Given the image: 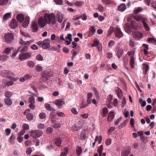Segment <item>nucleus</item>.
<instances>
[{"label":"nucleus","instance_id":"a878e982","mask_svg":"<svg viewBox=\"0 0 156 156\" xmlns=\"http://www.w3.org/2000/svg\"><path fill=\"white\" fill-rule=\"evenodd\" d=\"M9 58V56L6 55H2L0 56V61L2 62L6 61Z\"/></svg>","mask_w":156,"mask_h":156},{"label":"nucleus","instance_id":"e433bc0d","mask_svg":"<svg viewBox=\"0 0 156 156\" xmlns=\"http://www.w3.org/2000/svg\"><path fill=\"white\" fill-rule=\"evenodd\" d=\"M86 132V131L85 130H82L80 135V138L81 140H83L85 138Z\"/></svg>","mask_w":156,"mask_h":156},{"label":"nucleus","instance_id":"5701e85b","mask_svg":"<svg viewBox=\"0 0 156 156\" xmlns=\"http://www.w3.org/2000/svg\"><path fill=\"white\" fill-rule=\"evenodd\" d=\"M45 107L47 110L49 111H51L53 112H55V109L48 104H45Z\"/></svg>","mask_w":156,"mask_h":156},{"label":"nucleus","instance_id":"bf43d9fd","mask_svg":"<svg viewBox=\"0 0 156 156\" xmlns=\"http://www.w3.org/2000/svg\"><path fill=\"white\" fill-rule=\"evenodd\" d=\"M23 127L24 129L26 130H28L29 129V125L27 124H24L23 125Z\"/></svg>","mask_w":156,"mask_h":156},{"label":"nucleus","instance_id":"58836bf2","mask_svg":"<svg viewBox=\"0 0 156 156\" xmlns=\"http://www.w3.org/2000/svg\"><path fill=\"white\" fill-rule=\"evenodd\" d=\"M142 10L143 9L139 7L137 8L134 9L133 11V12L135 14H137L142 11Z\"/></svg>","mask_w":156,"mask_h":156},{"label":"nucleus","instance_id":"13d9d810","mask_svg":"<svg viewBox=\"0 0 156 156\" xmlns=\"http://www.w3.org/2000/svg\"><path fill=\"white\" fill-rule=\"evenodd\" d=\"M54 2L58 5H61L63 3L62 0H54Z\"/></svg>","mask_w":156,"mask_h":156},{"label":"nucleus","instance_id":"b1692460","mask_svg":"<svg viewBox=\"0 0 156 156\" xmlns=\"http://www.w3.org/2000/svg\"><path fill=\"white\" fill-rule=\"evenodd\" d=\"M93 96V94L91 93H89L87 94V102L88 104H90L91 103V102L92 98Z\"/></svg>","mask_w":156,"mask_h":156},{"label":"nucleus","instance_id":"cd10ccee","mask_svg":"<svg viewBox=\"0 0 156 156\" xmlns=\"http://www.w3.org/2000/svg\"><path fill=\"white\" fill-rule=\"evenodd\" d=\"M96 31V30L95 27L93 26L91 27L90 28V30L89 32V35L90 36H92L94 35Z\"/></svg>","mask_w":156,"mask_h":156},{"label":"nucleus","instance_id":"338daca9","mask_svg":"<svg viewBox=\"0 0 156 156\" xmlns=\"http://www.w3.org/2000/svg\"><path fill=\"white\" fill-rule=\"evenodd\" d=\"M36 69L37 71L40 72L42 70V68L41 66L38 65L36 66Z\"/></svg>","mask_w":156,"mask_h":156},{"label":"nucleus","instance_id":"f03ea898","mask_svg":"<svg viewBox=\"0 0 156 156\" xmlns=\"http://www.w3.org/2000/svg\"><path fill=\"white\" fill-rule=\"evenodd\" d=\"M83 122L82 121H79L75 124L73 125L72 129L74 131H77L81 129L83 126Z\"/></svg>","mask_w":156,"mask_h":156},{"label":"nucleus","instance_id":"3c124183","mask_svg":"<svg viewBox=\"0 0 156 156\" xmlns=\"http://www.w3.org/2000/svg\"><path fill=\"white\" fill-rule=\"evenodd\" d=\"M39 117L41 119H43L46 117V114L44 112H41L40 113Z\"/></svg>","mask_w":156,"mask_h":156},{"label":"nucleus","instance_id":"0e129e2a","mask_svg":"<svg viewBox=\"0 0 156 156\" xmlns=\"http://www.w3.org/2000/svg\"><path fill=\"white\" fill-rule=\"evenodd\" d=\"M56 113L57 115L59 116L62 117H64L65 116V114L62 112L57 111L56 112Z\"/></svg>","mask_w":156,"mask_h":156},{"label":"nucleus","instance_id":"ea45409f","mask_svg":"<svg viewBox=\"0 0 156 156\" xmlns=\"http://www.w3.org/2000/svg\"><path fill=\"white\" fill-rule=\"evenodd\" d=\"M115 28H114L112 27H110L108 31V36L110 35L113 31L115 32Z\"/></svg>","mask_w":156,"mask_h":156},{"label":"nucleus","instance_id":"7c9ffc66","mask_svg":"<svg viewBox=\"0 0 156 156\" xmlns=\"http://www.w3.org/2000/svg\"><path fill=\"white\" fill-rule=\"evenodd\" d=\"M15 137L13 134H12L11 136L9 138V141L11 144H13L15 140Z\"/></svg>","mask_w":156,"mask_h":156},{"label":"nucleus","instance_id":"e2e57ef3","mask_svg":"<svg viewBox=\"0 0 156 156\" xmlns=\"http://www.w3.org/2000/svg\"><path fill=\"white\" fill-rule=\"evenodd\" d=\"M71 112L74 114L77 115L78 113L76 109L75 108H73L71 109Z\"/></svg>","mask_w":156,"mask_h":156},{"label":"nucleus","instance_id":"c9c22d12","mask_svg":"<svg viewBox=\"0 0 156 156\" xmlns=\"http://www.w3.org/2000/svg\"><path fill=\"white\" fill-rule=\"evenodd\" d=\"M135 52L134 51H128L127 52V54L131 58L130 59H132V58L135 59V58L134 57V55Z\"/></svg>","mask_w":156,"mask_h":156},{"label":"nucleus","instance_id":"0eeeda50","mask_svg":"<svg viewBox=\"0 0 156 156\" xmlns=\"http://www.w3.org/2000/svg\"><path fill=\"white\" fill-rule=\"evenodd\" d=\"M115 34L116 37L120 38L122 37L123 34L121 31L120 28L118 26H116L115 27Z\"/></svg>","mask_w":156,"mask_h":156},{"label":"nucleus","instance_id":"2f4dec72","mask_svg":"<svg viewBox=\"0 0 156 156\" xmlns=\"http://www.w3.org/2000/svg\"><path fill=\"white\" fill-rule=\"evenodd\" d=\"M147 20H145V21H143L142 22L143 23V26L144 27V28L147 31H149L150 30V28L149 26L147 25L146 22Z\"/></svg>","mask_w":156,"mask_h":156},{"label":"nucleus","instance_id":"423d86ee","mask_svg":"<svg viewBox=\"0 0 156 156\" xmlns=\"http://www.w3.org/2000/svg\"><path fill=\"white\" fill-rule=\"evenodd\" d=\"M31 52H27L25 53H21L19 55V58L21 61H23L30 57L31 55Z\"/></svg>","mask_w":156,"mask_h":156},{"label":"nucleus","instance_id":"f704fd0d","mask_svg":"<svg viewBox=\"0 0 156 156\" xmlns=\"http://www.w3.org/2000/svg\"><path fill=\"white\" fill-rule=\"evenodd\" d=\"M107 102L109 103H113L112 96V95H109L108 96L107 99Z\"/></svg>","mask_w":156,"mask_h":156},{"label":"nucleus","instance_id":"f257e3e1","mask_svg":"<svg viewBox=\"0 0 156 156\" xmlns=\"http://www.w3.org/2000/svg\"><path fill=\"white\" fill-rule=\"evenodd\" d=\"M55 16L53 13L48 14L45 13L44 14V18L46 20L47 24H54L55 23L56 21L55 19Z\"/></svg>","mask_w":156,"mask_h":156},{"label":"nucleus","instance_id":"a18cd8bd","mask_svg":"<svg viewBox=\"0 0 156 156\" xmlns=\"http://www.w3.org/2000/svg\"><path fill=\"white\" fill-rule=\"evenodd\" d=\"M9 0H0V5H6L8 2Z\"/></svg>","mask_w":156,"mask_h":156},{"label":"nucleus","instance_id":"680f3d73","mask_svg":"<svg viewBox=\"0 0 156 156\" xmlns=\"http://www.w3.org/2000/svg\"><path fill=\"white\" fill-rule=\"evenodd\" d=\"M80 117L83 119H86L89 116V115L88 113H85L80 115Z\"/></svg>","mask_w":156,"mask_h":156},{"label":"nucleus","instance_id":"de8ad7c7","mask_svg":"<svg viewBox=\"0 0 156 156\" xmlns=\"http://www.w3.org/2000/svg\"><path fill=\"white\" fill-rule=\"evenodd\" d=\"M20 48H18V50H14L13 51V53L12 54V58H14L15 56L18 53V51L20 49Z\"/></svg>","mask_w":156,"mask_h":156},{"label":"nucleus","instance_id":"4be33fe9","mask_svg":"<svg viewBox=\"0 0 156 156\" xmlns=\"http://www.w3.org/2000/svg\"><path fill=\"white\" fill-rule=\"evenodd\" d=\"M12 15L11 12H8L5 14L3 17V20L6 21L9 18H10Z\"/></svg>","mask_w":156,"mask_h":156},{"label":"nucleus","instance_id":"052dcab7","mask_svg":"<svg viewBox=\"0 0 156 156\" xmlns=\"http://www.w3.org/2000/svg\"><path fill=\"white\" fill-rule=\"evenodd\" d=\"M19 42L21 45H25L26 44V42L24 41L21 38L19 39Z\"/></svg>","mask_w":156,"mask_h":156},{"label":"nucleus","instance_id":"69168bd1","mask_svg":"<svg viewBox=\"0 0 156 156\" xmlns=\"http://www.w3.org/2000/svg\"><path fill=\"white\" fill-rule=\"evenodd\" d=\"M148 41V42L151 43H155L156 42V40L154 38H149Z\"/></svg>","mask_w":156,"mask_h":156},{"label":"nucleus","instance_id":"39448f33","mask_svg":"<svg viewBox=\"0 0 156 156\" xmlns=\"http://www.w3.org/2000/svg\"><path fill=\"white\" fill-rule=\"evenodd\" d=\"M4 37L5 41L9 43L11 42L13 40L14 36L12 33H8L5 34Z\"/></svg>","mask_w":156,"mask_h":156},{"label":"nucleus","instance_id":"2eb2a0df","mask_svg":"<svg viewBox=\"0 0 156 156\" xmlns=\"http://www.w3.org/2000/svg\"><path fill=\"white\" fill-rule=\"evenodd\" d=\"M31 29L34 32H36L38 30V27L36 22H34L32 23Z\"/></svg>","mask_w":156,"mask_h":156},{"label":"nucleus","instance_id":"72a5a7b5","mask_svg":"<svg viewBox=\"0 0 156 156\" xmlns=\"http://www.w3.org/2000/svg\"><path fill=\"white\" fill-rule=\"evenodd\" d=\"M13 49V48L12 47L6 48L3 52L2 53L9 54L10 52Z\"/></svg>","mask_w":156,"mask_h":156},{"label":"nucleus","instance_id":"49530a36","mask_svg":"<svg viewBox=\"0 0 156 156\" xmlns=\"http://www.w3.org/2000/svg\"><path fill=\"white\" fill-rule=\"evenodd\" d=\"M35 65V63L32 61H29L28 62V66L31 68H33Z\"/></svg>","mask_w":156,"mask_h":156},{"label":"nucleus","instance_id":"4468645a","mask_svg":"<svg viewBox=\"0 0 156 156\" xmlns=\"http://www.w3.org/2000/svg\"><path fill=\"white\" fill-rule=\"evenodd\" d=\"M133 19L137 21H141L142 22L145 20H147V19L141 15H136L133 16Z\"/></svg>","mask_w":156,"mask_h":156},{"label":"nucleus","instance_id":"4d7b16f0","mask_svg":"<svg viewBox=\"0 0 156 156\" xmlns=\"http://www.w3.org/2000/svg\"><path fill=\"white\" fill-rule=\"evenodd\" d=\"M28 46L27 45L24 46L21 50V53H23L24 52L26 51L28 49Z\"/></svg>","mask_w":156,"mask_h":156},{"label":"nucleus","instance_id":"5fc2aeb1","mask_svg":"<svg viewBox=\"0 0 156 156\" xmlns=\"http://www.w3.org/2000/svg\"><path fill=\"white\" fill-rule=\"evenodd\" d=\"M140 102L141 104V106L144 107L146 105V102L145 100H143L142 99H140Z\"/></svg>","mask_w":156,"mask_h":156},{"label":"nucleus","instance_id":"37998d69","mask_svg":"<svg viewBox=\"0 0 156 156\" xmlns=\"http://www.w3.org/2000/svg\"><path fill=\"white\" fill-rule=\"evenodd\" d=\"M34 118V115L32 114L28 113L27 115V118L28 120H32Z\"/></svg>","mask_w":156,"mask_h":156},{"label":"nucleus","instance_id":"a211bd4d","mask_svg":"<svg viewBox=\"0 0 156 156\" xmlns=\"http://www.w3.org/2000/svg\"><path fill=\"white\" fill-rule=\"evenodd\" d=\"M30 18L28 16L26 17L24 22L22 24V26L24 28L27 27L29 23L30 22Z\"/></svg>","mask_w":156,"mask_h":156},{"label":"nucleus","instance_id":"bb28decb","mask_svg":"<svg viewBox=\"0 0 156 156\" xmlns=\"http://www.w3.org/2000/svg\"><path fill=\"white\" fill-rule=\"evenodd\" d=\"M51 74L48 72H45L42 75V76L45 78V80H47L48 78L51 77Z\"/></svg>","mask_w":156,"mask_h":156},{"label":"nucleus","instance_id":"f3484780","mask_svg":"<svg viewBox=\"0 0 156 156\" xmlns=\"http://www.w3.org/2000/svg\"><path fill=\"white\" fill-rule=\"evenodd\" d=\"M108 111L107 108L105 107L103 108L101 111V115L103 117L106 116L107 115L108 113Z\"/></svg>","mask_w":156,"mask_h":156},{"label":"nucleus","instance_id":"79ce46f5","mask_svg":"<svg viewBox=\"0 0 156 156\" xmlns=\"http://www.w3.org/2000/svg\"><path fill=\"white\" fill-rule=\"evenodd\" d=\"M130 64L131 68L133 69L135 65L134 59L132 58V59H130Z\"/></svg>","mask_w":156,"mask_h":156},{"label":"nucleus","instance_id":"473e14b6","mask_svg":"<svg viewBox=\"0 0 156 156\" xmlns=\"http://www.w3.org/2000/svg\"><path fill=\"white\" fill-rule=\"evenodd\" d=\"M55 104L58 107H60L63 105L64 103L62 100H57L56 101Z\"/></svg>","mask_w":156,"mask_h":156},{"label":"nucleus","instance_id":"c03bdc74","mask_svg":"<svg viewBox=\"0 0 156 156\" xmlns=\"http://www.w3.org/2000/svg\"><path fill=\"white\" fill-rule=\"evenodd\" d=\"M28 102L30 104H35V100L34 98L32 97L28 99Z\"/></svg>","mask_w":156,"mask_h":156},{"label":"nucleus","instance_id":"aec40b11","mask_svg":"<svg viewBox=\"0 0 156 156\" xmlns=\"http://www.w3.org/2000/svg\"><path fill=\"white\" fill-rule=\"evenodd\" d=\"M16 18L18 22L21 23L23 21L24 19V15L21 14L18 15L16 16Z\"/></svg>","mask_w":156,"mask_h":156},{"label":"nucleus","instance_id":"4c0bfd02","mask_svg":"<svg viewBox=\"0 0 156 156\" xmlns=\"http://www.w3.org/2000/svg\"><path fill=\"white\" fill-rule=\"evenodd\" d=\"M123 52V50L122 49H119L118 50L117 53V55L119 58H120L122 56Z\"/></svg>","mask_w":156,"mask_h":156},{"label":"nucleus","instance_id":"c85d7f7f","mask_svg":"<svg viewBox=\"0 0 156 156\" xmlns=\"http://www.w3.org/2000/svg\"><path fill=\"white\" fill-rule=\"evenodd\" d=\"M143 73L145 74L146 73L147 71L149 69L148 65L146 64H143Z\"/></svg>","mask_w":156,"mask_h":156},{"label":"nucleus","instance_id":"393cba45","mask_svg":"<svg viewBox=\"0 0 156 156\" xmlns=\"http://www.w3.org/2000/svg\"><path fill=\"white\" fill-rule=\"evenodd\" d=\"M4 101L5 104L9 106H10L12 105V102L10 98H6L5 99Z\"/></svg>","mask_w":156,"mask_h":156},{"label":"nucleus","instance_id":"6ab92c4d","mask_svg":"<svg viewBox=\"0 0 156 156\" xmlns=\"http://www.w3.org/2000/svg\"><path fill=\"white\" fill-rule=\"evenodd\" d=\"M133 36L134 38H141L142 37V34L140 32L135 31L133 33Z\"/></svg>","mask_w":156,"mask_h":156},{"label":"nucleus","instance_id":"9d476101","mask_svg":"<svg viewBox=\"0 0 156 156\" xmlns=\"http://www.w3.org/2000/svg\"><path fill=\"white\" fill-rule=\"evenodd\" d=\"M130 148L129 147H127L122 150L121 151L122 156H127L130 153Z\"/></svg>","mask_w":156,"mask_h":156},{"label":"nucleus","instance_id":"1a4fd4ad","mask_svg":"<svg viewBox=\"0 0 156 156\" xmlns=\"http://www.w3.org/2000/svg\"><path fill=\"white\" fill-rule=\"evenodd\" d=\"M56 16L58 22L60 23H62L64 17V15L62 14L61 12L57 11L56 15Z\"/></svg>","mask_w":156,"mask_h":156},{"label":"nucleus","instance_id":"9b49d317","mask_svg":"<svg viewBox=\"0 0 156 156\" xmlns=\"http://www.w3.org/2000/svg\"><path fill=\"white\" fill-rule=\"evenodd\" d=\"M50 47V39H47L43 41L42 48L43 49H46Z\"/></svg>","mask_w":156,"mask_h":156},{"label":"nucleus","instance_id":"ddd939ff","mask_svg":"<svg viewBox=\"0 0 156 156\" xmlns=\"http://www.w3.org/2000/svg\"><path fill=\"white\" fill-rule=\"evenodd\" d=\"M9 26L11 29H14L18 26V23L16 20L13 19L10 22Z\"/></svg>","mask_w":156,"mask_h":156},{"label":"nucleus","instance_id":"c756f323","mask_svg":"<svg viewBox=\"0 0 156 156\" xmlns=\"http://www.w3.org/2000/svg\"><path fill=\"white\" fill-rule=\"evenodd\" d=\"M62 142L61 139L60 138H57L56 139L55 143L58 147H60Z\"/></svg>","mask_w":156,"mask_h":156},{"label":"nucleus","instance_id":"412c9836","mask_svg":"<svg viewBox=\"0 0 156 156\" xmlns=\"http://www.w3.org/2000/svg\"><path fill=\"white\" fill-rule=\"evenodd\" d=\"M126 9V5L124 3L122 4L119 6L118 8L119 10L121 12L124 11Z\"/></svg>","mask_w":156,"mask_h":156},{"label":"nucleus","instance_id":"7ed1b4c3","mask_svg":"<svg viewBox=\"0 0 156 156\" xmlns=\"http://www.w3.org/2000/svg\"><path fill=\"white\" fill-rule=\"evenodd\" d=\"M140 27V26H138L137 23L135 21H132L131 23L130 27H129V29L127 31L126 29H125V30L129 34L131 32V29L132 28L135 30H137Z\"/></svg>","mask_w":156,"mask_h":156},{"label":"nucleus","instance_id":"f8f14e48","mask_svg":"<svg viewBox=\"0 0 156 156\" xmlns=\"http://www.w3.org/2000/svg\"><path fill=\"white\" fill-rule=\"evenodd\" d=\"M94 42L95 46L98 48V51H101L102 50V46L101 43H100L99 41L97 38H95Z\"/></svg>","mask_w":156,"mask_h":156},{"label":"nucleus","instance_id":"6e6d98bb","mask_svg":"<svg viewBox=\"0 0 156 156\" xmlns=\"http://www.w3.org/2000/svg\"><path fill=\"white\" fill-rule=\"evenodd\" d=\"M116 92L117 93V95L119 97H120L122 95V92L121 90L119 88H118Z\"/></svg>","mask_w":156,"mask_h":156},{"label":"nucleus","instance_id":"603ef678","mask_svg":"<svg viewBox=\"0 0 156 156\" xmlns=\"http://www.w3.org/2000/svg\"><path fill=\"white\" fill-rule=\"evenodd\" d=\"M105 8L101 5H99L98 7V9L100 12H103L105 10Z\"/></svg>","mask_w":156,"mask_h":156},{"label":"nucleus","instance_id":"09e8293b","mask_svg":"<svg viewBox=\"0 0 156 156\" xmlns=\"http://www.w3.org/2000/svg\"><path fill=\"white\" fill-rule=\"evenodd\" d=\"M36 59L39 61H42L43 60V58L41 55L39 54L37 55L36 57Z\"/></svg>","mask_w":156,"mask_h":156},{"label":"nucleus","instance_id":"774afa93","mask_svg":"<svg viewBox=\"0 0 156 156\" xmlns=\"http://www.w3.org/2000/svg\"><path fill=\"white\" fill-rule=\"evenodd\" d=\"M5 132L6 135L9 136L11 133V129L9 128L5 130Z\"/></svg>","mask_w":156,"mask_h":156},{"label":"nucleus","instance_id":"a19ab883","mask_svg":"<svg viewBox=\"0 0 156 156\" xmlns=\"http://www.w3.org/2000/svg\"><path fill=\"white\" fill-rule=\"evenodd\" d=\"M83 2L82 1H77L75 2L74 5L76 6H81L83 5Z\"/></svg>","mask_w":156,"mask_h":156},{"label":"nucleus","instance_id":"20e7f679","mask_svg":"<svg viewBox=\"0 0 156 156\" xmlns=\"http://www.w3.org/2000/svg\"><path fill=\"white\" fill-rule=\"evenodd\" d=\"M42 134L43 132L42 131L36 130L31 131L30 135L33 138H37L42 136Z\"/></svg>","mask_w":156,"mask_h":156},{"label":"nucleus","instance_id":"dca6fc26","mask_svg":"<svg viewBox=\"0 0 156 156\" xmlns=\"http://www.w3.org/2000/svg\"><path fill=\"white\" fill-rule=\"evenodd\" d=\"M115 116V115L113 112H110L108 114V121L109 122H111L112 120L114 118Z\"/></svg>","mask_w":156,"mask_h":156},{"label":"nucleus","instance_id":"8fccbe9b","mask_svg":"<svg viewBox=\"0 0 156 156\" xmlns=\"http://www.w3.org/2000/svg\"><path fill=\"white\" fill-rule=\"evenodd\" d=\"M32 152V149L31 147H28L26 149V153L27 155H30Z\"/></svg>","mask_w":156,"mask_h":156},{"label":"nucleus","instance_id":"864d4df0","mask_svg":"<svg viewBox=\"0 0 156 156\" xmlns=\"http://www.w3.org/2000/svg\"><path fill=\"white\" fill-rule=\"evenodd\" d=\"M12 95L11 92L7 91L5 92V95L7 98H10L11 96Z\"/></svg>","mask_w":156,"mask_h":156},{"label":"nucleus","instance_id":"6e6552de","mask_svg":"<svg viewBox=\"0 0 156 156\" xmlns=\"http://www.w3.org/2000/svg\"><path fill=\"white\" fill-rule=\"evenodd\" d=\"M46 20L43 17H40L38 21V25L41 27H44L46 25Z\"/></svg>","mask_w":156,"mask_h":156}]
</instances>
